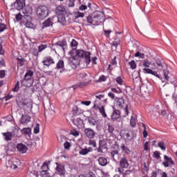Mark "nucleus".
Wrapping results in <instances>:
<instances>
[{
  "mask_svg": "<svg viewBox=\"0 0 177 177\" xmlns=\"http://www.w3.org/2000/svg\"><path fill=\"white\" fill-rule=\"evenodd\" d=\"M41 171H45L46 172L48 171V169H49V165L48 163L44 162V165L41 166Z\"/></svg>",
  "mask_w": 177,
  "mask_h": 177,
  "instance_id": "obj_47",
  "label": "nucleus"
},
{
  "mask_svg": "<svg viewBox=\"0 0 177 177\" xmlns=\"http://www.w3.org/2000/svg\"><path fill=\"white\" fill-rule=\"evenodd\" d=\"M84 13L81 12H76L75 13V19H78L80 17H84Z\"/></svg>",
  "mask_w": 177,
  "mask_h": 177,
  "instance_id": "obj_49",
  "label": "nucleus"
},
{
  "mask_svg": "<svg viewBox=\"0 0 177 177\" xmlns=\"http://www.w3.org/2000/svg\"><path fill=\"white\" fill-rule=\"evenodd\" d=\"M42 63L46 67H49L51 64H55V60L50 56H46L44 58Z\"/></svg>",
  "mask_w": 177,
  "mask_h": 177,
  "instance_id": "obj_16",
  "label": "nucleus"
},
{
  "mask_svg": "<svg viewBox=\"0 0 177 177\" xmlns=\"http://www.w3.org/2000/svg\"><path fill=\"white\" fill-rule=\"evenodd\" d=\"M36 14L40 20L46 19L49 15V9L45 6H39L36 10Z\"/></svg>",
  "mask_w": 177,
  "mask_h": 177,
  "instance_id": "obj_5",
  "label": "nucleus"
},
{
  "mask_svg": "<svg viewBox=\"0 0 177 177\" xmlns=\"http://www.w3.org/2000/svg\"><path fill=\"white\" fill-rule=\"evenodd\" d=\"M21 84L23 86L26 87H30L32 86V84H34V79L31 76H26L24 75V78L21 81Z\"/></svg>",
  "mask_w": 177,
  "mask_h": 177,
  "instance_id": "obj_8",
  "label": "nucleus"
},
{
  "mask_svg": "<svg viewBox=\"0 0 177 177\" xmlns=\"http://www.w3.org/2000/svg\"><path fill=\"white\" fill-rule=\"evenodd\" d=\"M71 135H73V136H80V132L75 129H73L71 131Z\"/></svg>",
  "mask_w": 177,
  "mask_h": 177,
  "instance_id": "obj_56",
  "label": "nucleus"
},
{
  "mask_svg": "<svg viewBox=\"0 0 177 177\" xmlns=\"http://www.w3.org/2000/svg\"><path fill=\"white\" fill-rule=\"evenodd\" d=\"M29 19H26V22H25V26L27 28H32L34 27V24L31 23V21H28Z\"/></svg>",
  "mask_w": 177,
  "mask_h": 177,
  "instance_id": "obj_39",
  "label": "nucleus"
},
{
  "mask_svg": "<svg viewBox=\"0 0 177 177\" xmlns=\"http://www.w3.org/2000/svg\"><path fill=\"white\" fill-rule=\"evenodd\" d=\"M55 12L58 16L64 15L67 13V10H66V8L64 6H57Z\"/></svg>",
  "mask_w": 177,
  "mask_h": 177,
  "instance_id": "obj_19",
  "label": "nucleus"
},
{
  "mask_svg": "<svg viewBox=\"0 0 177 177\" xmlns=\"http://www.w3.org/2000/svg\"><path fill=\"white\" fill-rule=\"evenodd\" d=\"M46 48H48V45L47 44H41L40 46H38V52H42V50H45V49H46Z\"/></svg>",
  "mask_w": 177,
  "mask_h": 177,
  "instance_id": "obj_38",
  "label": "nucleus"
},
{
  "mask_svg": "<svg viewBox=\"0 0 177 177\" xmlns=\"http://www.w3.org/2000/svg\"><path fill=\"white\" fill-rule=\"evenodd\" d=\"M130 124H131V127H133V128L136 127V121L135 120V117L131 116V120H130Z\"/></svg>",
  "mask_w": 177,
  "mask_h": 177,
  "instance_id": "obj_44",
  "label": "nucleus"
},
{
  "mask_svg": "<svg viewBox=\"0 0 177 177\" xmlns=\"http://www.w3.org/2000/svg\"><path fill=\"white\" fill-rule=\"evenodd\" d=\"M67 45V43L65 41H59L55 44V46H60V48H62L63 50H64V46Z\"/></svg>",
  "mask_w": 177,
  "mask_h": 177,
  "instance_id": "obj_33",
  "label": "nucleus"
},
{
  "mask_svg": "<svg viewBox=\"0 0 177 177\" xmlns=\"http://www.w3.org/2000/svg\"><path fill=\"white\" fill-rule=\"evenodd\" d=\"M134 56H135V57H139L140 59H145V54L141 53L139 51H138L136 53H135Z\"/></svg>",
  "mask_w": 177,
  "mask_h": 177,
  "instance_id": "obj_41",
  "label": "nucleus"
},
{
  "mask_svg": "<svg viewBox=\"0 0 177 177\" xmlns=\"http://www.w3.org/2000/svg\"><path fill=\"white\" fill-rule=\"evenodd\" d=\"M106 76L104 75H102L101 77H99L97 82H104L106 81Z\"/></svg>",
  "mask_w": 177,
  "mask_h": 177,
  "instance_id": "obj_52",
  "label": "nucleus"
},
{
  "mask_svg": "<svg viewBox=\"0 0 177 177\" xmlns=\"http://www.w3.org/2000/svg\"><path fill=\"white\" fill-rule=\"evenodd\" d=\"M54 20L56 23H59L62 26H66L67 24V21L66 20V17L64 15L54 16Z\"/></svg>",
  "mask_w": 177,
  "mask_h": 177,
  "instance_id": "obj_13",
  "label": "nucleus"
},
{
  "mask_svg": "<svg viewBox=\"0 0 177 177\" xmlns=\"http://www.w3.org/2000/svg\"><path fill=\"white\" fill-rule=\"evenodd\" d=\"M84 135H86V138L88 139H93L96 135V133L95 132V130L91 128H86L84 129Z\"/></svg>",
  "mask_w": 177,
  "mask_h": 177,
  "instance_id": "obj_15",
  "label": "nucleus"
},
{
  "mask_svg": "<svg viewBox=\"0 0 177 177\" xmlns=\"http://www.w3.org/2000/svg\"><path fill=\"white\" fill-rule=\"evenodd\" d=\"M24 17L26 20H30L31 16L32 15V8L27 7L23 9Z\"/></svg>",
  "mask_w": 177,
  "mask_h": 177,
  "instance_id": "obj_12",
  "label": "nucleus"
},
{
  "mask_svg": "<svg viewBox=\"0 0 177 177\" xmlns=\"http://www.w3.org/2000/svg\"><path fill=\"white\" fill-rule=\"evenodd\" d=\"M111 158L113 160L114 162L118 164L120 162V159L122 158V154L118 151V150H111L110 152Z\"/></svg>",
  "mask_w": 177,
  "mask_h": 177,
  "instance_id": "obj_6",
  "label": "nucleus"
},
{
  "mask_svg": "<svg viewBox=\"0 0 177 177\" xmlns=\"http://www.w3.org/2000/svg\"><path fill=\"white\" fill-rule=\"evenodd\" d=\"M71 46L72 48H77V46H78V41H76L75 39H73L71 42Z\"/></svg>",
  "mask_w": 177,
  "mask_h": 177,
  "instance_id": "obj_50",
  "label": "nucleus"
},
{
  "mask_svg": "<svg viewBox=\"0 0 177 177\" xmlns=\"http://www.w3.org/2000/svg\"><path fill=\"white\" fill-rule=\"evenodd\" d=\"M125 104V100L122 97H116L115 99V106L117 109H123Z\"/></svg>",
  "mask_w": 177,
  "mask_h": 177,
  "instance_id": "obj_14",
  "label": "nucleus"
},
{
  "mask_svg": "<svg viewBox=\"0 0 177 177\" xmlns=\"http://www.w3.org/2000/svg\"><path fill=\"white\" fill-rule=\"evenodd\" d=\"M31 121V117L26 114H22L21 119H20V124L22 125H27L28 122Z\"/></svg>",
  "mask_w": 177,
  "mask_h": 177,
  "instance_id": "obj_17",
  "label": "nucleus"
},
{
  "mask_svg": "<svg viewBox=\"0 0 177 177\" xmlns=\"http://www.w3.org/2000/svg\"><path fill=\"white\" fill-rule=\"evenodd\" d=\"M91 9L92 8V3H91V1L86 0V2L84 3L81 6H80L79 9L80 10H86V9Z\"/></svg>",
  "mask_w": 177,
  "mask_h": 177,
  "instance_id": "obj_21",
  "label": "nucleus"
},
{
  "mask_svg": "<svg viewBox=\"0 0 177 177\" xmlns=\"http://www.w3.org/2000/svg\"><path fill=\"white\" fill-rule=\"evenodd\" d=\"M124 136L126 137L127 141L129 142L133 139V133L132 131H128V132L124 133Z\"/></svg>",
  "mask_w": 177,
  "mask_h": 177,
  "instance_id": "obj_26",
  "label": "nucleus"
},
{
  "mask_svg": "<svg viewBox=\"0 0 177 177\" xmlns=\"http://www.w3.org/2000/svg\"><path fill=\"white\" fill-rule=\"evenodd\" d=\"M73 124L76 125V127H81L82 124H84V120L80 118H77L76 119L73 120Z\"/></svg>",
  "mask_w": 177,
  "mask_h": 177,
  "instance_id": "obj_30",
  "label": "nucleus"
},
{
  "mask_svg": "<svg viewBox=\"0 0 177 177\" xmlns=\"http://www.w3.org/2000/svg\"><path fill=\"white\" fill-rule=\"evenodd\" d=\"M120 149H122V153H124V154H130L131 150L128 147L125 145V144H121Z\"/></svg>",
  "mask_w": 177,
  "mask_h": 177,
  "instance_id": "obj_27",
  "label": "nucleus"
},
{
  "mask_svg": "<svg viewBox=\"0 0 177 177\" xmlns=\"http://www.w3.org/2000/svg\"><path fill=\"white\" fill-rule=\"evenodd\" d=\"M55 68H57V70H62V68H64V61H63L62 59L59 60L57 63Z\"/></svg>",
  "mask_w": 177,
  "mask_h": 177,
  "instance_id": "obj_34",
  "label": "nucleus"
},
{
  "mask_svg": "<svg viewBox=\"0 0 177 177\" xmlns=\"http://www.w3.org/2000/svg\"><path fill=\"white\" fill-rule=\"evenodd\" d=\"M111 92H113L114 93H122V90H121V88H118V89L115 88H111Z\"/></svg>",
  "mask_w": 177,
  "mask_h": 177,
  "instance_id": "obj_42",
  "label": "nucleus"
},
{
  "mask_svg": "<svg viewBox=\"0 0 177 177\" xmlns=\"http://www.w3.org/2000/svg\"><path fill=\"white\" fill-rule=\"evenodd\" d=\"M161 153H160V151H156L153 153V157L154 158H156V160H160L161 158Z\"/></svg>",
  "mask_w": 177,
  "mask_h": 177,
  "instance_id": "obj_43",
  "label": "nucleus"
},
{
  "mask_svg": "<svg viewBox=\"0 0 177 177\" xmlns=\"http://www.w3.org/2000/svg\"><path fill=\"white\" fill-rule=\"evenodd\" d=\"M17 151H19L21 154H24V153H27V150H28V148H27V146H26V145H24L23 143H19L17 145Z\"/></svg>",
  "mask_w": 177,
  "mask_h": 177,
  "instance_id": "obj_18",
  "label": "nucleus"
},
{
  "mask_svg": "<svg viewBox=\"0 0 177 177\" xmlns=\"http://www.w3.org/2000/svg\"><path fill=\"white\" fill-rule=\"evenodd\" d=\"M20 86L19 84V82H17L15 86V87L12 88V91L13 92H18Z\"/></svg>",
  "mask_w": 177,
  "mask_h": 177,
  "instance_id": "obj_60",
  "label": "nucleus"
},
{
  "mask_svg": "<svg viewBox=\"0 0 177 177\" xmlns=\"http://www.w3.org/2000/svg\"><path fill=\"white\" fill-rule=\"evenodd\" d=\"M88 145L92 146V147H96V141L94 140H92V138H91L88 140Z\"/></svg>",
  "mask_w": 177,
  "mask_h": 177,
  "instance_id": "obj_46",
  "label": "nucleus"
},
{
  "mask_svg": "<svg viewBox=\"0 0 177 177\" xmlns=\"http://www.w3.org/2000/svg\"><path fill=\"white\" fill-rule=\"evenodd\" d=\"M75 0H69L68 8H74Z\"/></svg>",
  "mask_w": 177,
  "mask_h": 177,
  "instance_id": "obj_63",
  "label": "nucleus"
},
{
  "mask_svg": "<svg viewBox=\"0 0 177 177\" xmlns=\"http://www.w3.org/2000/svg\"><path fill=\"white\" fill-rule=\"evenodd\" d=\"M64 149H66V150H68V149H70V147H71V144H70L68 142V141H66L64 144Z\"/></svg>",
  "mask_w": 177,
  "mask_h": 177,
  "instance_id": "obj_62",
  "label": "nucleus"
},
{
  "mask_svg": "<svg viewBox=\"0 0 177 177\" xmlns=\"http://www.w3.org/2000/svg\"><path fill=\"white\" fill-rule=\"evenodd\" d=\"M115 82H117V84H118L119 85H122V78H121V77H118L115 79Z\"/></svg>",
  "mask_w": 177,
  "mask_h": 177,
  "instance_id": "obj_61",
  "label": "nucleus"
},
{
  "mask_svg": "<svg viewBox=\"0 0 177 177\" xmlns=\"http://www.w3.org/2000/svg\"><path fill=\"white\" fill-rule=\"evenodd\" d=\"M40 175L41 177H50V175L48 174V172L46 171H41Z\"/></svg>",
  "mask_w": 177,
  "mask_h": 177,
  "instance_id": "obj_48",
  "label": "nucleus"
},
{
  "mask_svg": "<svg viewBox=\"0 0 177 177\" xmlns=\"http://www.w3.org/2000/svg\"><path fill=\"white\" fill-rule=\"evenodd\" d=\"M108 131L109 133H111V135H113L114 132V127L110 125V124H108Z\"/></svg>",
  "mask_w": 177,
  "mask_h": 177,
  "instance_id": "obj_53",
  "label": "nucleus"
},
{
  "mask_svg": "<svg viewBox=\"0 0 177 177\" xmlns=\"http://www.w3.org/2000/svg\"><path fill=\"white\" fill-rule=\"evenodd\" d=\"M129 65L132 70H135V68H136V62L135 60H131L130 62H129Z\"/></svg>",
  "mask_w": 177,
  "mask_h": 177,
  "instance_id": "obj_40",
  "label": "nucleus"
},
{
  "mask_svg": "<svg viewBox=\"0 0 177 177\" xmlns=\"http://www.w3.org/2000/svg\"><path fill=\"white\" fill-rule=\"evenodd\" d=\"M142 127L144 128V131L142 133L143 136H144V138H147L149 134L147 133V131H146V124L142 123Z\"/></svg>",
  "mask_w": 177,
  "mask_h": 177,
  "instance_id": "obj_51",
  "label": "nucleus"
},
{
  "mask_svg": "<svg viewBox=\"0 0 177 177\" xmlns=\"http://www.w3.org/2000/svg\"><path fill=\"white\" fill-rule=\"evenodd\" d=\"M0 55L3 56L5 55V50H3V47L2 46V39L0 38Z\"/></svg>",
  "mask_w": 177,
  "mask_h": 177,
  "instance_id": "obj_45",
  "label": "nucleus"
},
{
  "mask_svg": "<svg viewBox=\"0 0 177 177\" xmlns=\"http://www.w3.org/2000/svg\"><path fill=\"white\" fill-rule=\"evenodd\" d=\"M73 113L74 115H77V114L80 113V108H78L77 106H75V107H73Z\"/></svg>",
  "mask_w": 177,
  "mask_h": 177,
  "instance_id": "obj_54",
  "label": "nucleus"
},
{
  "mask_svg": "<svg viewBox=\"0 0 177 177\" xmlns=\"http://www.w3.org/2000/svg\"><path fill=\"white\" fill-rule=\"evenodd\" d=\"M21 132L25 136H28V138H31V129L30 127L22 129L21 130Z\"/></svg>",
  "mask_w": 177,
  "mask_h": 177,
  "instance_id": "obj_23",
  "label": "nucleus"
},
{
  "mask_svg": "<svg viewBox=\"0 0 177 177\" xmlns=\"http://www.w3.org/2000/svg\"><path fill=\"white\" fill-rule=\"evenodd\" d=\"M12 138H21V135H20V133L19 132V129L17 128L14 127L12 129Z\"/></svg>",
  "mask_w": 177,
  "mask_h": 177,
  "instance_id": "obj_29",
  "label": "nucleus"
},
{
  "mask_svg": "<svg viewBox=\"0 0 177 177\" xmlns=\"http://www.w3.org/2000/svg\"><path fill=\"white\" fill-rule=\"evenodd\" d=\"M81 59H84V62L87 66L91 64V52L84 50H77L75 51V55L69 59V64L72 68H75L80 66Z\"/></svg>",
  "mask_w": 177,
  "mask_h": 177,
  "instance_id": "obj_1",
  "label": "nucleus"
},
{
  "mask_svg": "<svg viewBox=\"0 0 177 177\" xmlns=\"http://www.w3.org/2000/svg\"><path fill=\"white\" fill-rule=\"evenodd\" d=\"M158 147H160V149H161V150L165 151L167 150V147L165 145V142H160L158 144Z\"/></svg>",
  "mask_w": 177,
  "mask_h": 177,
  "instance_id": "obj_37",
  "label": "nucleus"
},
{
  "mask_svg": "<svg viewBox=\"0 0 177 177\" xmlns=\"http://www.w3.org/2000/svg\"><path fill=\"white\" fill-rule=\"evenodd\" d=\"M14 6L17 10H23L26 7V0H16L14 3Z\"/></svg>",
  "mask_w": 177,
  "mask_h": 177,
  "instance_id": "obj_11",
  "label": "nucleus"
},
{
  "mask_svg": "<svg viewBox=\"0 0 177 177\" xmlns=\"http://www.w3.org/2000/svg\"><path fill=\"white\" fill-rule=\"evenodd\" d=\"M98 162L101 167H106V165L107 164V158L104 157H100L98 158Z\"/></svg>",
  "mask_w": 177,
  "mask_h": 177,
  "instance_id": "obj_28",
  "label": "nucleus"
},
{
  "mask_svg": "<svg viewBox=\"0 0 177 177\" xmlns=\"http://www.w3.org/2000/svg\"><path fill=\"white\" fill-rule=\"evenodd\" d=\"M8 28L5 24H0V32H3Z\"/></svg>",
  "mask_w": 177,
  "mask_h": 177,
  "instance_id": "obj_55",
  "label": "nucleus"
},
{
  "mask_svg": "<svg viewBox=\"0 0 177 177\" xmlns=\"http://www.w3.org/2000/svg\"><path fill=\"white\" fill-rule=\"evenodd\" d=\"M33 133H39V124H37L35 127H34Z\"/></svg>",
  "mask_w": 177,
  "mask_h": 177,
  "instance_id": "obj_59",
  "label": "nucleus"
},
{
  "mask_svg": "<svg viewBox=\"0 0 177 177\" xmlns=\"http://www.w3.org/2000/svg\"><path fill=\"white\" fill-rule=\"evenodd\" d=\"M25 75H26V77H32V75H34V71L32 70H28Z\"/></svg>",
  "mask_w": 177,
  "mask_h": 177,
  "instance_id": "obj_58",
  "label": "nucleus"
},
{
  "mask_svg": "<svg viewBox=\"0 0 177 177\" xmlns=\"http://www.w3.org/2000/svg\"><path fill=\"white\" fill-rule=\"evenodd\" d=\"M102 143H103V141H100V146H99V147L97 149V152L98 153H103V149L104 147H103V145H102Z\"/></svg>",
  "mask_w": 177,
  "mask_h": 177,
  "instance_id": "obj_57",
  "label": "nucleus"
},
{
  "mask_svg": "<svg viewBox=\"0 0 177 177\" xmlns=\"http://www.w3.org/2000/svg\"><path fill=\"white\" fill-rule=\"evenodd\" d=\"M120 115H121L120 114V110L115 109L113 114L111 115V120L115 121L118 120V118H120Z\"/></svg>",
  "mask_w": 177,
  "mask_h": 177,
  "instance_id": "obj_25",
  "label": "nucleus"
},
{
  "mask_svg": "<svg viewBox=\"0 0 177 177\" xmlns=\"http://www.w3.org/2000/svg\"><path fill=\"white\" fill-rule=\"evenodd\" d=\"M17 67H23V66H26L27 63V59H26L23 57H19L16 59Z\"/></svg>",
  "mask_w": 177,
  "mask_h": 177,
  "instance_id": "obj_20",
  "label": "nucleus"
},
{
  "mask_svg": "<svg viewBox=\"0 0 177 177\" xmlns=\"http://www.w3.org/2000/svg\"><path fill=\"white\" fill-rule=\"evenodd\" d=\"M88 122L89 124V125H91V127H95V125H96V124H97V121H96V120L95 118H93V117H89L88 118Z\"/></svg>",
  "mask_w": 177,
  "mask_h": 177,
  "instance_id": "obj_32",
  "label": "nucleus"
},
{
  "mask_svg": "<svg viewBox=\"0 0 177 177\" xmlns=\"http://www.w3.org/2000/svg\"><path fill=\"white\" fill-rule=\"evenodd\" d=\"M99 111L100 114H102V117H104V118H107V114L106 113V109H104V106L100 107Z\"/></svg>",
  "mask_w": 177,
  "mask_h": 177,
  "instance_id": "obj_36",
  "label": "nucleus"
},
{
  "mask_svg": "<svg viewBox=\"0 0 177 177\" xmlns=\"http://www.w3.org/2000/svg\"><path fill=\"white\" fill-rule=\"evenodd\" d=\"M57 167L55 168L58 175L59 176L66 177V168L64 167V165L59 164L58 162L55 163Z\"/></svg>",
  "mask_w": 177,
  "mask_h": 177,
  "instance_id": "obj_10",
  "label": "nucleus"
},
{
  "mask_svg": "<svg viewBox=\"0 0 177 177\" xmlns=\"http://www.w3.org/2000/svg\"><path fill=\"white\" fill-rule=\"evenodd\" d=\"M86 85H88V83L87 82H79L75 85L73 86V88L74 89V91H75V89H78V88H85V86H86Z\"/></svg>",
  "mask_w": 177,
  "mask_h": 177,
  "instance_id": "obj_24",
  "label": "nucleus"
},
{
  "mask_svg": "<svg viewBox=\"0 0 177 177\" xmlns=\"http://www.w3.org/2000/svg\"><path fill=\"white\" fill-rule=\"evenodd\" d=\"M91 148H84L82 149L80 151L79 153L80 154V156H86V154H88V153H89L91 151Z\"/></svg>",
  "mask_w": 177,
  "mask_h": 177,
  "instance_id": "obj_35",
  "label": "nucleus"
},
{
  "mask_svg": "<svg viewBox=\"0 0 177 177\" xmlns=\"http://www.w3.org/2000/svg\"><path fill=\"white\" fill-rule=\"evenodd\" d=\"M108 96H109V97H110V99H112V100H115V95L113 93L109 92V93H108Z\"/></svg>",
  "mask_w": 177,
  "mask_h": 177,
  "instance_id": "obj_64",
  "label": "nucleus"
},
{
  "mask_svg": "<svg viewBox=\"0 0 177 177\" xmlns=\"http://www.w3.org/2000/svg\"><path fill=\"white\" fill-rule=\"evenodd\" d=\"M2 135L4 138V140H6V142H9L13 138V133L12 132L2 133Z\"/></svg>",
  "mask_w": 177,
  "mask_h": 177,
  "instance_id": "obj_22",
  "label": "nucleus"
},
{
  "mask_svg": "<svg viewBox=\"0 0 177 177\" xmlns=\"http://www.w3.org/2000/svg\"><path fill=\"white\" fill-rule=\"evenodd\" d=\"M143 67H145L142 69V71L144 74H151V75H154L155 77H157V78H159V80H162V82H168L169 81V72L168 70H165L163 71V75L165 77V80L158 75L157 71H153V70L149 68L150 67V61L147 59H145L142 63Z\"/></svg>",
  "mask_w": 177,
  "mask_h": 177,
  "instance_id": "obj_2",
  "label": "nucleus"
},
{
  "mask_svg": "<svg viewBox=\"0 0 177 177\" xmlns=\"http://www.w3.org/2000/svg\"><path fill=\"white\" fill-rule=\"evenodd\" d=\"M102 17L100 16V12H94L93 14L89 15L86 17V21L89 24H92L93 26H97L99 23L102 21Z\"/></svg>",
  "mask_w": 177,
  "mask_h": 177,
  "instance_id": "obj_3",
  "label": "nucleus"
},
{
  "mask_svg": "<svg viewBox=\"0 0 177 177\" xmlns=\"http://www.w3.org/2000/svg\"><path fill=\"white\" fill-rule=\"evenodd\" d=\"M53 24H56L55 21V17L48 18L42 22L41 30H45V28H48V27H53Z\"/></svg>",
  "mask_w": 177,
  "mask_h": 177,
  "instance_id": "obj_7",
  "label": "nucleus"
},
{
  "mask_svg": "<svg viewBox=\"0 0 177 177\" xmlns=\"http://www.w3.org/2000/svg\"><path fill=\"white\" fill-rule=\"evenodd\" d=\"M119 167L118 168V172L120 175H124V172H125V169H128L129 168V162L125 155H123L120 160H119Z\"/></svg>",
  "mask_w": 177,
  "mask_h": 177,
  "instance_id": "obj_4",
  "label": "nucleus"
},
{
  "mask_svg": "<svg viewBox=\"0 0 177 177\" xmlns=\"http://www.w3.org/2000/svg\"><path fill=\"white\" fill-rule=\"evenodd\" d=\"M162 165L165 168H168L171 165H175V162H174L172 158L169 157L167 155H164V161L162 162Z\"/></svg>",
  "mask_w": 177,
  "mask_h": 177,
  "instance_id": "obj_9",
  "label": "nucleus"
},
{
  "mask_svg": "<svg viewBox=\"0 0 177 177\" xmlns=\"http://www.w3.org/2000/svg\"><path fill=\"white\" fill-rule=\"evenodd\" d=\"M86 77H88V75L86 73H80L79 75H77V80H79V81H86Z\"/></svg>",
  "mask_w": 177,
  "mask_h": 177,
  "instance_id": "obj_31",
  "label": "nucleus"
}]
</instances>
